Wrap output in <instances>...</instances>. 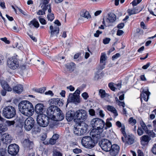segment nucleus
<instances>
[{
    "instance_id": "obj_60",
    "label": "nucleus",
    "mask_w": 156,
    "mask_h": 156,
    "mask_svg": "<svg viewBox=\"0 0 156 156\" xmlns=\"http://www.w3.org/2000/svg\"><path fill=\"white\" fill-rule=\"evenodd\" d=\"M0 40L4 42H5L7 44H9L10 43V41L9 40H7V38L6 37H4V38H1L0 39Z\"/></svg>"
},
{
    "instance_id": "obj_51",
    "label": "nucleus",
    "mask_w": 156,
    "mask_h": 156,
    "mask_svg": "<svg viewBox=\"0 0 156 156\" xmlns=\"http://www.w3.org/2000/svg\"><path fill=\"white\" fill-rule=\"evenodd\" d=\"M108 86L109 88L112 91H115V88L114 86L112 83H108Z\"/></svg>"
},
{
    "instance_id": "obj_22",
    "label": "nucleus",
    "mask_w": 156,
    "mask_h": 156,
    "mask_svg": "<svg viewBox=\"0 0 156 156\" xmlns=\"http://www.w3.org/2000/svg\"><path fill=\"white\" fill-rule=\"evenodd\" d=\"M150 93L148 91L147 88L143 90L142 93L140 94V96L145 101H148Z\"/></svg>"
},
{
    "instance_id": "obj_58",
    "label": "nucleus",
    "mask_w": 156,
    "mask_h": 156,
    "mask_svg": "<svg viewBox=\"0 0 156 156\" xmlns=\"http://www.w3.org/2000/svg\"><path fill=\"white\" fill-rule=\"evenodd\" d=\"M102 33L101 31H100L99 30H97L96 33L94 34V36L95 37H98L100 34Z\"/></svg>"
},
{
    "instance_id": "obj_32",
    "label": "nucleus",
    "mask_w": 156,
    "mask_h": 156,
    "mask_svg": "<svg viewBox=\"0 0 156 156\" xmlns=\"http://www.w3.org/2000/svg\"><path fill=\"white\" fill-rule=\"evenodd\" d=\"M112 126V124L109 121V119L108 118L106 120L105 124L103 126V130H106L108 129Z\"/></svg>"
},
{
    "instance_id": "obj_37",
    "label": "nucleus",
    "mask_w": 156,
    "mask_h": 156,
    "mask_svg": "<svg viewBox=\"0 0 156 156\" xmlns=\"http://www.w3.org/2000/svg\"><path fill=\"white\" fill-rule=\"evenodd\" d=\"M7 129V126L5 124H0V133L6 131Z\"/></svg>"
},
{
    "instance_id": "obj_3",
    "label": "nucleus",
    "mask_w": 156,
    "mask_h": 156,
    "mask_svg": "<svg viewBox=\"0 0 156 156\" xmlns=\"http://www.w3.org/2000/svg\"><path fill=\"white\" fill-rule=\"evenodd\" d=\"M98 141L94 138L90 136H86L82 138L81 140V144L85 147L91 149L93 147Z\"/></svg>"
},
{
    "instance_id": "obj_2",
    "label": "nucleus",
    "mask_w": 156,
    "mask_h": 156,
    "mask_svg": "<svg viewBox=\"0 0 156 156\" xmlns=\"http://www.w3.org/2000/svg\"><path fill=\"white\" fill-rule=\"evenodd\" d=\"M19 111L23 115L27 116H30L33 114L34 109L32 104L27 101H23L19 104Z\"/></svg>"
},
{
    "instance_id": "obj_16",
    "label": "nucleus",
    "mask_w": 156,
    "mask_h": 156,
    "mask_svg": "<svg viewBox=\"0 0 156 156\" xmlns=\"http://www.w3.org/2000/svg\"><path fill=\"white\" fill-rule=\"evenodd\" d=\"M69 96V98L67 99V104L71 102L74 103L75 104L76 103L80 102L79 97H78V95H76L75 94H70Z\"/></svg>"
},
{
    "instance_id": "obj_35",
    "label": "nucleus",
    "mask_w": 156,
    "mask_h": 156,
    "mask_svg": "<svg viewBox=\"0 0 156 156\" xmlns=\"http://www.w3.org/2000/svg\"><path fill=\"white\" fill-rule=\"evenodd\" d=\"M140 125L141 126L140 127H141L142 129L146 133L148 132L149 130L148 129V128L145 124L143 121H142L140 122Z\"/></svg>"
},
{
    "instance_id": "obj_33",
    "label": "nucleus",
    "mask_w": 156,
    "mask_h": 156,
    "mask_svg": "<svg viewBox=\"0 0 156 156\" xmlns=\"http://www.w3.org/2000/svg\"><path fill=\"white\" fill-rule=\"evenodd\" d=\"M41 127L42 126H40L39 124V125H34L33 128V132L35 133L40 132L41 130Z\"/></svg>"
},
{
    "instance_id": "obj_6",
    "label": "nucleus",
    "mask_w": 156,
    "mask_h": 156,
    "mask_svg": "<svg viewBox=\"0 0 156 156\" xmlns=\"http://www.w3.org/2000/svg\"><path fill=\"white\" fill-rule=\"evenodd\" d=\"M76 119L80 122L85 121L87 119V115L86 111L83 109H81L76 111Z\"/></svg>"
},
{
    "instance_id": "obj_52",
    "label": "nucleus",
    "mask_w": 156,
    "mask_h": 156,
    "mask_svg": "<svg viewBox=\"0 0 156 156\" xmlns=\"http://www.w3.org/2000/svg\"><path fill=\"white\" fill-rule=\"evenodd\" d=\"M82 96L85 100H87L89 97L88 94L86 92L83 93L82 94Z\"/></svg>"
},
{
    "instance_id": "obj_45",
    "label": "nucleus",
    "mask_w": 156,
    "mask_h": 156,
    "mask_svg": "<svg viewBox=\"0 0 156 156\" xmlns=\"http://www.w3.org/2000/svg\"><path fill=\"white\" fill-rule=\"evenodd\" d=\"M41 16H39L38 19L40 23L42 25L46 24L47 22L46 20L43 18H41Z\"/></svg>"
},
{
    "instance_id": "obj_4",
    "label": "nucleus",
    "mask_w": 156,
    "mask_h": 156,
    "mask_svg": "<svg viewBox=\"0 0 156 156\" xmlns=\"http://www.w3.org/2000/svg\"><path fill=\"white\" fill-rule=\"evenodd\" d=\"M2 116L7 119H10L15 116L16 111L15 107L10 105L5 106L2 110Z\"/></svg>"
},
{
    "instance_id": "obj_61",
    "label": "nucleus",
    "mask_w": 156,
    "mask_h": 156,
    "mask_svg": "<svg viewBox=\"0 0 156 156\" xmlns=\"http://www.w3.org/2000/svg\"><path fill=\"white\" fill-rule=\"evenodd\" d=\"M59 136L58 134H55L53 135L52 138H53L54 140H55L56 141V140L59 138Z\"/></svg>"
},
{
    "instance_id": "obj_8",
    "label": "nucleus",
    "mask_w": 156,
    "mask_h": 156,
    "mask_svg": "<svg viewBox=\"0 0 156 156\" xmlns=\"http://www.w3.org/2000/svg\"><path fill=\"white\" fill-rule=\"evenodd\" d=\"M7 65L10 69H15L19 66V62L16 58L12 57L8 59L7 61Z\"/></svg>"
},
{
    "instance_id": "obj_13",
    "label": "nucleus",
    "mask_w": 156,
    "mask_h": 156,
    "mask_svg": "<svg viewBox=\"0 0 156 156\" xmlns=\"http://www.w3.org/2000/svg\"><path fill=\"white\" fill-rule=\"evenodd\" d=\"M19 150V147L17 144H11L8 147V153L12 155H16Z\"/></svg>"
},
{
    "instance_id": "obj_27",
    "label": "nucleus",
    "mask_w": 156,
    "mask_h": 156,
    "mask_svg": "<svg viewBox=\"0 0 156 156\" xmlns=\"http://www.w3.org/2000/svg\"><path fill=\"white\" fill-rule=\"evenodd\" d=\"M46 89L45 87H43L39 88H33L32 90L33 94H35L37 93H43L44 92Z\"/></svg>"
},
{
    "instance_id": "obj_34",
    "label": "nucleus",
    "mask_w": 156,
    "mask_h": 156,
    "mask_svg": "<svg viewBox=\"0 0 156 156\" xmlns=\"http://www.w3.org/2000/svg\"><path fill=\"white\" fill-rule=\"evenodd\" d=\"M75 65V64L74 63L71 62L70 63V64L66 65V66L69 71H73L74 69V66Z\"/></svg>"
},
{
    "instance_id": "obj_40",
    "label": "nucleus",
    "mask_w": 156,
    "mask_h": 156,
    "mask_svg": "<svg viewBox=\"0 0 156 156\" xmlns=\"http://www.w3.org/2000/svg\"><path fill=\"white\" fill-rule=\"evenodd\" d=\"M47 18L48 20L52 21L55 18L54 14L53 13H49L47 16Z\"/></svg>"
},
{
    "instance_id": "obj_48",
    "label": "nucleus",
    "mask_w": 156,
    "mask_h": 156,
    "mask_svg": "<svg viewBox=\"0 0 156 156\" xmlns=\"http://www.w3.org/2000/svg\"><path fill=\"white\" fill-rule=\"evenodd\" d=\"M50 5H42L41 7L42 8V10L44 11H46L50 6Z\"/></svg>"
},
{
    "instance_id": "obj_53",
    "label": "nucleus",
    "mask_w": 156,
    "mask_h": 156,
    "mask_svg": "<svg viewBox=\"0 0 156 156\" xmlns=\"http://www.w3.org/2000/svg\"><path fill=\"white\" fill-rule=\"evenodd\" d=\"M82 150L80 149L75 148L73 150V152L75 154H77L82 152Z\"/></svg>"
},
{
    "instance_id": "obj_44",
    "label": "nucleus",
    "mask_w": 156,
    "mask_h": 156,
    "mask_svg": "<svg viewBox=\"0 0 156 156\" xmlns=\"http://www.w3.org/2000/svg\"><path fill=\"white\" fill-rule=\"evenodd\" d=\"M127 11L129 16L136 14L134 8L131 9H128Z\"/></svg>"
},
{
    "instance_id": "obj_38",
    "label": "nucleus",
    "mask_w": 156,
    "mask_h": 156,
    "mask_svg": "<svg viewBox=\"0 0 156 156\" xmlns=\"http://www.w3.org/2000/svg\"><path fill=\"white\" fill-rule=\"evenodd\" d=\"M99 95L101 98H103L106 96V93L105 90L101 89L99 90Z\"/></svg>"
},
{
    "instance_id": "obj_63",
    "label": "nucleus",
    "mask_w": 156,
    "mask_h": 156,
    "mask_svg": "<svg viewBox=\"0 0 156 156\" xmlns=\"http://www.w3.org/2000/svg\"><path fill=\"white\" fill-rule=\"evenodd\" d=\"M7 123L8 125L9 126H10L14 125L15 123V122L14 121H7Z\"/></svg>"
},
{
    "instance_id": "obj_39",
    "label": "nucleus",
    "mask_w": 156,
    "mask_h": 156,
    "mask_svg": "<svg viewBox=\"0 0 156 156\" xmlns=\"http://www.w3.org/2000/svg\"><path fill=\"white\" fill-rule=\"evenodd\" d=\"M65 57L63 56H58L57 58V62L59 63H62L64 62Z\"/></svg>"
},
{
    "instance_id": "obj_20",
    "label": "nucleus",
    "mask_w": 156,
    "mask_h": 156,
    "mask_svg": "<svg viewBox=\"0 0 156 156\" xmlns=\"http://www.w3.org/2000/svg\"><path fill=\"white\" fill-rule=\"evenodd\" d=\"M76 112L74 111L69 110L66 113V117L68 122H70L73 120H76Z\"/></svg>"
},
{
    "instance_id": "obj_50",
    "label": "nucleus",
    "mask_w": 156,
    "mask_h": 156,
    "mask_svg": "<svg viewBox=\"0 0 156 156\" xmlns=\"http://www.w3.org/2000/svg\"><path fill=\"white\" fill-rule=\"evenodd\" d=\"M120 129L124 137L126 136V132L125 131V126L123 125V126L121 127Z\"/></svg>"
},
{
    "instance_id": "obj_10",
    "label": "nucleus",
    "mask_w": 156,
    "mask_h": 156,
    "mask_svg": "<svg viewBox=\"0 0 156 156\" xmlns=\"http://www.w3.org/2000/svg\"><path fill=\"white\" fill-rule=\"evenodd\" d=\"M103 129L98 128H94L92 129L90 132V134L92 137L98 141V140L101 138V133L103 131Z\"/></svg>"
},
{
    "instance_id": "obj_42",
    "label": "nucleus",
    "mask_w": 156,
    "mask_h": 156,
    "mask_svg": "<svg viewBox=\"0 0 156 156\" xmlns=\"http://www.w3.org/2000/svg\"><path fill=\"white\" fill-rule=\"evenodd\" d=\"M146 133L148 134L149 136H151L153 138L155 136V134L152 131L148 130V132H146Z\"/></svg>"
},
{
    "instance_id": "obj_11",
    "label": "nucleus",
    "mask_w": 156,
    "mask_h": 156,
    "mask_svg": "<svg viewBox=\"0 0 156 156\" xmlns=\"http://www.w3.org/2000/svg\"><path fill=\"white\" fill-rule=\"evenodd\" d=\"M34 119L31 117H28L24 122V128L27 131L30 130L34 126Z\"/></svg>"
},
{
    "instance_id": "obj_43",
    "label": "nucleus",
    "mask_w": 156,
    "mask_h": 156,
    "mask_svg": "<svg viewBox=\"0 0 156 156\" xmlns=\"http://www.w3.org/2000/svg\"><path fill=\"white\" fill-rule=\"evenodd\" d=\"M129 124L133 125L136 123V121L135 119H133V117H130L129 119Z\"/></svg>"
},
{
    "instance_id": "obj_46",
    "label": "nucleus",
    "mask_w": 156,
    "mask_h": 156,
    "mask_svg": "<svg viewBox=\"0 0 156 156\" xmlns=\"http://www.w3.org/2000/svg\"><path fill=\"white\" fill-rule=\"evenodd\" d=\"M106 63H102L98 67V69L99 70H101L105 68Z\"/></svg>"
},
{
    "instance_id": "obj_54",
    "label": "nucleus",
    "mask_w": 156,
    "mask_h": 156,
    "mask_svg": "<svg viewBox=\"0 0 156 156\" xmlns=\"http://www.w3.org/2000/svg\"><path fill=\"white\" fill-rule=\"evenodd\" d=\"M151 151L154 154L156 155V144H154L153 145L151 149Z\"/></svg>"
},
{
    "instance_id": "obj_47",
    "label": "nucleus",
    "mask_w": 156,
    "mask_h": 156,
    "mask_svg": "<svg viewBox=\"0 0 156 156\" xmlns=\"http://www.w3.org/2000/svg\"><path fill=\"white\" fill-rule=\"evenodd\" d=\"M142 0H133L132 2V4L133 6H136L138 4L140 3Z\"/></svg>"
},
{
    "instance_id": "obj_59",
    "label": "nucleus",
    "mask_w": 156,
    "mask_h": 156,
    "mask_svg": "<svg viewBox=\"0 0 156 156\" xmlns=\"http://www.w3.org/2000/svg\"><path fill=\"white\" fill-rule=\"evenodd\" d=\"M136 14L142 10L141 7H137L136 8H134Z\"/></svg>"
},
{
    "instance_id": "obj_23",
    "label": "nucleus",
    "mask_w": 156,
    "mask_h": 156,
    "mask_svg": "<svg viewBox=\"0 0 156 156\" xmlns=\"http://www.w3.org/2000/svg\"><path fill=\"white\" fill-rule=\"evenodd\" d=\"M49 28L51 30L50 37H52L59 33V28L58 26H55L53 27V26L51 25L50 26Z\"/></svg>"
},
{
    "instance_id": "obj_36",
    "label": "nucleus",
    "mask_w": 156,
    "mask_h": 156,
    "mask_svg": "<svg viewBox=\"0 0 156 156\" xmlns=\"http://www.w3.org/2000/svg\"><path fill=\"white\" fill-rule=\"evenodd\" d=\"M106 60V54L102 53L100 58V63H106L105 61Z\"/></svg>"
},
{
    "instance_id": "obj_57",
    "label": "nucleus",
    "mask_w": 156,
    "mask_h": 156,
    "mask_svg": "<svg viewBox=\"0 0 156 156\" xmlns=\"http://www.w3.org/2000/svg\"><path fill=\"white\" fill-rule=\"evenodd\" d=\"M124 33V31L120 30H118L117 31L116 34L118 36H120Z\"/></svg>"
},
{
    "instance_id": "obj_25",
    "label": "nucleus",
    "mask_w": 156,
    "mask_h": 156,
    "mask_svg": "<svg viewBox=\"0 0 156 156\" xmlns=\"http://www.w3.org/2000/svg\"><path fill=\"white\" fill-rule=\"evenodd\" d=\"M23 85L18 84L14 87L13 88V90L15 93L17 94H20L23 91Z\"/></svg>"
},
{
    "instance_id": "obj_17",
    "label": "nucleus",
    "mask_w": 156,
    "mask_h": 156,
    "mask_svg": "<svg viewBox=\"0 0 156 156\" xmlns=\"http://www.w3.org/2000/svg\"><path fill=\"white\" fill-rule=\"evenodd\" d=\"M119 146L116 144H114L112 145L109 151L111 156H116L119 153Z\"/></svg>"
},
{
    "instance_id": "obj_9",
    "label": "nucleus",
    "mask_w": 156,
    "mask_h": 156,
    "mask_svg": "<svg viewBox=\"0 0 156 156\" xmlns=\"http://www.w3.org/2000/svg\"><path fill=\"white\" fill-rule=\"evenodd\" d=\"M101 149L104 151L108 152L112 146L111 142L106 139H103L99 143Z\"/></svg>"
},
{
    "instance_id": "obj_24",
    "label": "nucleus",
    "mask_w": 156,
    "mask_h": 156,
    "mask_svg": "<svg viewBox=\"0 0 156 156\" xmlns=\"http://www.w3.org/2000/svg\"><path fill=\"white\" fill-rule=\"evenodd\" d=\"M0 83L3 89L6 90L8 91H12L11 87L9 86L6 81L4 80H1Z\"/></svg>"
},
{
    "instance_id": "obj_64",
    "label": "nucleus",
    "mask_w": 156,
    "mask_h": 156,
    "mask_svg": "<svg viewBox=\"0 0 156 156\" xmlns=\"http://www.w3.org/2000/svg\"><path fill=\"white\" fill-rule=\"evenodd\" d=\"M124 24L123 23H121L119 24L117 26V27L119 29H122L124 26Z\"/></svg>"
},
{
    "instance_id": "obj_31",
    "label": "nucleus",
    "mask_w": 156,
    "mask_h": 156,
    "mask_svg": "<svg viewBox=\"0 0 156 156\" xmlns=\"http://www.w3.org/2000/svg\"><path fill=\"white\" fill-rule=\"evenodd\" d=\"M108 19L110 23H112L116 20V16L113 13H110V14H108Z\"/></svg>"
},
{
    "instance_id": "obj_55",
    "label": "nucleus",
    "mask_w": 156,
    "mask_h": 156,
    "mask_svg": "<svg viewBox=\"0 0 156 156\" xmlns=\"http://www.w3.org/2000/svg\"><path fill=\"white\" fill-rule=\"evenodd\" d=\"M37 15H44L45 13V12L43 10H39L37 12Z\"/></svg>"
},
{
    "instance_id": "obj_14",
    "label": "nucleus",
    "mask_w": 156,
    "mask_h": 156,
    "mask_svg": "<svg viewBox=\"0 0 156 156\" xmlns=\"http://www.w3.org/2000/svg\"><path fill=\"white\" fill-rule=\"evenodd\" d=\"M57 108H58L56 107H55L54 106H51L49 107L47 111V114L48 116L47 117H48V125L49 122V120H52V116H54L55 115V112L57 110Z\"/></svg>"
},
{
    "instance_id": "obj_1",
    "label": "nucleus",
    "mask_w": 156,
    "mask_h": 156,
    "mask_svg": "<svg viewBox=\"0 0 156 156\" xmlns=\"http://www.w3.org/2000/svg\"><path fill=\"white\" fill-rule=\"evenodd\" d=\"M44 106L43 104H37L34 108L35 112L38 115L37 118V123L40 126L44 127L48 125V117L47 116L43 114L44 112Z\"/></svg>"
},
{
    "instance_id": "obj_26",
    "label": "nucleus",
    "mask_w": 156,
    "mask_h": 156,
    "mask_svg": "<svg viewBox=\"0 0 156 156\" xmlns=\"http://www.w3.org/2000/svg\"><path fill=\"white\" fill-rule=\"evenodd\" d=\"M106 108L108 111L111 112L114 114L115 117H116L118 115V114L117 110L114 107L111 105H108L106 106Z\"/></svg>"
},
{
    "instance_id": "obj_49",
    "label": "nucleus",
    "mask_w": 156,
    "mask_h": 156,
    "mask_svg": "<svg viewBox=\"0 0 156 156\" xmlns=\"http://www.w3.org/2000/svg\"><path fill=\"white\" fill-rule=\"evenodd\" d=\"M110 40L109 38L106 37L103 40V42L104 44H108Z\"/></svg>"
},
{
    "instance_id": "obj_7",
    "label": "nucleus",
    "mask_w": 156,
    "mask_h": 156,
    "mask_svg": "<svg viewBox=\"0 0 156 156\" xmlns=\"http://www.w3.org/2000/svg\"><path fill=\"white\" fill-rule=\"evenodd\" d=\"M83 125L80 126L78 127H75L74 129V133L75 135L80 136L83 135L87 132L88 126L85 123L83 124Z\"/></svg>"
},
{
    "instance_id": "obj_19",
    "label": "nucleus",
    "mask_w": 156,
    "mask_h": 156,
    "mask_svg": "<svg viewBox=\"0 0 156 156\" xmlns=\"http://www.w3.org/2000/svg\"><path fill=\"white\" fill-rule=\"evenodd\" d=\"M151 140V137L148 135H144L140 137V144L143 146H147Z\"/></svg>"
},
{
    "instance_id": "obj_5",
    "label": "nucleus",
    "mask_w": 156,
    "mask_h": 156,
    "mask_svg": "<svg viewBox=\"0 0 156 156\" xmlns=\"http://www.w3.org/2000/svg\"><path fill=\"white\" fill-rule=\"evenodd\" d=\"M90 124L92 127L103 129L105 125V122L102 119L96 118L93 119L90 122Z\"/></svg>"
},
{
    "instance_id": "obj_18",
    "label": "nucleus",
    "mask_w": 156,
    "mask_h": 156,
    "mask_svg": "<svg viewBox=\"0 0 156 156\" xmlns=\"http://www.w3.org/2000/svg\"><path fill=\"white\" fill-rule=\"evenodd\" d=\"M49 102L51 105H53L52 106H54L57 107L58 106H62L63 104L62 100L59 98L51 99L49 100Z\"/></svg>"
},
{
    "instance_id": "obj_41",
    "label": "nucleus",
    "mask_w": 156,
    "mask_h": 156,
    "mask_svg": "<svg viewBox=\"0 0 156 156\" xmlns=\"http://www.w3.org/2000/svg\"><path fill=\"white\" fill-rule=\"evenodd\" d=\"M144 131L142 129L141 127H138L137 130V133L138 135L139 136L142 135L144 133Z\"/></svg>"
},
{
    "instance_id": "obj_62",
    "label": "nucleus",
    "mask_w": 156,
    "mask_h": 156,
    "mask_svg": "<svg viewBox=\"0 0 156 156\" xmlns=\"http://www.w3.org/2000/svg\"><path fill=\"white\" fill-rule=\"evenodd\" d=\"M53 156H62V154L59 152L55 151L53 153Z\"/></svg>"
},
{
    "instance_id": "obj_29",
    "label": "nucleus",
    "mask_w": 156,
    "mask_h": 156,
    "mask_svg": "<svg viewBox=\"0 0 156 156\" xmlns=\"http://www.w3.org/2000/svg\"><path fill=\"white\" fill-rule=\"evenodd\" d=\"M81 16L88 19L91 18V16L89 12L86 10H83L80 13Z\"/></svg>"
},
{
    "instance_id": "obj_12",
    "label": "nucleus",
    "mask_w": 156,
    "mask_h": 156,
    "mask_svg": "<svg viewBox=\"0 0 156 156\" xmlns=\"http://www.w3.org/2000/svg\"><path fill=\"white\" fill-rule=\"evenodd\" d=\"M52 117V120L57 121H61L64 119V115L62 111L58 108H57V110L55 112V115Z\"/></svg>"
},
{
    "instance_id": "obj_21",
    "label": "nucleus",
    "mask_w": 156,
    "mask_h": 156,
    "mask_svg": "<svg viewBox=\"0 0 156 156\" xmlns=\"http://www.w3.org/2000/svg\"><path fill=\"white\" fill-rule=\"evenodd\" d=\"M1 138L2 142L5 144H9L12 140L11 136L7 133H5L2 135Z\"/></svg>"
},
{
    "instance_id": "obj_30",
    "label": "nucleus",
    "mask_w": 156,
    "mask_h": 156,
    "mask_svg": "<svg viewBox=\"0 0 156 156\" xmlns=\"http://www.w3.org/2000/svg\"><path fill=\"white\" fill-rule=\"evenodd\" d=\"M29 25L30 27L34 26L35 27L38 28L39 26V24L38 22L35 19H34L33 20L31 21L29 23Z\"/></svg>"
},
{
    "instance_id": "obj_15",
    "label": "nucleus",
    "mask_w": 156,
    "mask_h": 156,
    "mask_svg": "<svg viewBox=\"0 0 156 156\" xmlns=\"http://www.w3.org/2000/svg\"><path fill=\"white\" fill-rule=\"evenodd\" d=\"M125 139H124V137L122 136L121 137L122 141L125 143V145H130L133 144L134 142V139L133 136L132 135H126V136H124Z\"/></svg>"
},
{
    "instance_id": "obj_28",
    "label": "nucleus",
    "mask_w": 156,
    "mask_h": 156,
    "mask_svg": "<svg viewBox=\"0 0 156 156\" xmlns=\"http://www.w3.org/2000/svg\"><path fill=\"white\" fill-rule=\"evenodd\" d=\"M23 143L25 147L28 148L30 149L32 148L33 143L29 140L28 139L25 140Z\"/></svg>"
},
{
    "instance_id": "obj_56",
    "label": "nucleus",
    "mask_w": 156,
    "mask_h": 156,
    "mask_svg": "<svg viewBox=\"0 0 156 156\" xmlns=\"http://www.w3.org/2000/svg\"><path fill=\"white\" fill-rule=\"evenodd\" d=\"M89 114L91 116H94L95 115L94 110L93 109H90L89 110Z\"/></svg>"
}]
</instances>
